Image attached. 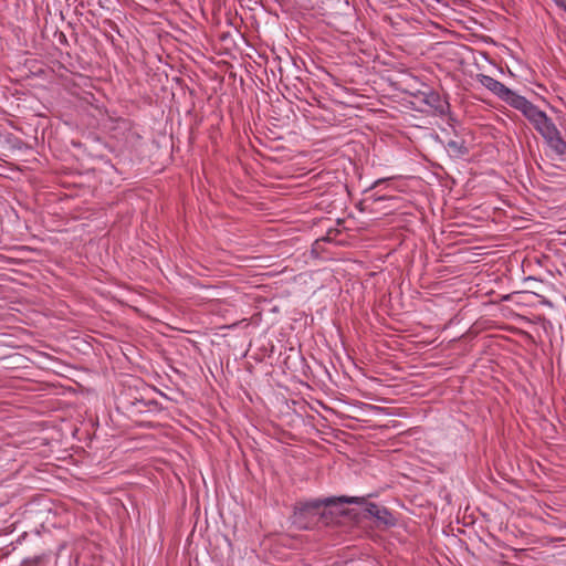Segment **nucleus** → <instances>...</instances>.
<instances>
[{
  "label": "nucleus",
  "instance_id": "423d86ee",
  "mask_svg": "<svg viewBox=\"0 0 566 566\" xmlns=\"http://www.w3.org/2000/svg\"><path fill=\"white\" fill-rule=\"evenodd\" d=\"M503 101L513 108L522 112V114L531 106V104H533L526 97L516 94L512 90L509 91V94L505 95Z\"/></svg>",
  "mask_w": 566,
  "mask_h": 566
},
{
  "label": "nucleus",
  "instance_id": "a211bd4d",
  "mask_svg": "<svg viewBox=\"0 0 566 566\" xmlns=\"http://www.w3.org/2000/svg\"><path fill=\"white\" fill-rule=\"evenodd\" d=\"M469 334H470V333H468V334H465V335H463V334H462V335H461V338L463 339V338H465V337H469Z\"/></svg>",
  "mask_w": 566,
  "mask_h": 566
},
{
  "label": "nucleus",
  "instance_id": "dca6fc26",
  "mask_svg": "<svg viewBox=\"0 0 566 566\" xmlns=\"http://www.w3.org/2000/svg\"><path fill=\"white\" fill-rule=\"evenodd\" d=\"M554 2L559 7L562 8L563 10L566 11V0H554Z\"/></svg>",
  "mask_w": 566,
  "mask_h": 566
},
{
  "label": "nucleus",
  "instance_id": "0eeeda50",
  "mask_svg": "<svg viewBox=\"0 0 566 566\" xmlns=\"http://www.w3.org/2000/svg\"><path fill=\"white\" fill-rule=\"evenodd\" d=\"M546 143L556 155L566 156V142L562 137L560 132Z\"/></svg>",
  "mask_w": 566,
  "mask_h": 566
},
{
  "label": "nucleus",
  "instance_id": "9d476101",
  "mask_svg": "<svg viewBox=\"0 0 566 566\" xmlns=\"http://www.w3.org/2000/svg\"><path fill=\"white\" fill-rule=\"evenodd\" d=\"M558 133H559V130L557 129L556 125L552 122L546 127H544V129L541 130L539 134L545 139V142H547L548 139H552V137Z\"/></svg>",
  "mask_w": 566,
  "mask_h": 566
},
{
  "label": "nucleus",
  "instance_id": "f03ea898",
  "mask_svg": "<svg viewBox=\"0 0 566 566\" xmlns=\"http://www.w3.org/2000/svg\"><path fill=\"white\" fill-rule=\"evenodd\" d=\"M410 106L420 113H443L446 103L431 87L423 85L422 90L410 93Z\"/></svg>",
  "mask_w": 566,
  "mask_h": 566
},
{
  "label": "nucleus",
  "instance_id": "f3484780",
  "mask_svg": "<svg viewBox=\"0 0 566 566\" xmlns=\"http://www.w3.org/2000/svg\"><path fill=\"white\" fill-rule=\"evenodd\" d=\"M454 522H455L457 524H459V523H460V512H458V513L455 514V516H454Z\"/></svg>",
  "mask_w": 566,
  "mask_h": 566
},
{
  "label": "nucleus",
  "instance_id": "f257e3e1",
  "mask_svg": "<svg viewBox=\"0 0 566 566\" xmlns=\"http://www.w3.org/2000/svg\"><path fill=\"white\" fill-rule=\"evenodd\" d=\"M336 503H340L338 497L297 502L294 506L292 523L298 530H311L324 515V509Z\"/></svg>",
  "mask_w": 566,
  "mask_h": 566
},
{
  "label": "nucleus",
  "instance_id": "f8f14e48",
  "mask_svg": "<svg viewBox=\"0 0 566 566\" xmlns=\"http://www.w3.org/2000/svg\"><path fill=\"white\" fill-rule=\"evenodd\" d=\"M368 199L371 200L373 203H377V202L386 201V200H395L396 197L376 191V192L371 193Z\"/></svg>",
  "mask_w": 566,
  "mask_h": 566
},
{
  "label": "nucleus",
  "instance_id": "2eb2a0df",
  "mask_svg": "<svg viewBox=\"0 0 566 566\" xmlns=\"http://www.w3.org/2000/svg\"><path fill=\"white\" fill-rule=\"evenodd\" d=\"M462 292H463V294H465V295H467V297H468V298H471V297H472V296H474V295H475V293H476V292H472V287H471V286H470L468 290H464V291H462Z\"/></svg>",
  "mask_w": 566,
  "mask_h": 566
},
{
  "label": "nucleus",
  "instance_id": "20e7f679",
  "mask_svg": "<svg viewBox=\"0 0 566 566\" xmlns=\"http://www.w3.org/2000/svg\"><path fill=\"white\" fill-rule=\"evenodd\" d=\"M488 62V56L483 52L474 51L470 46L462 44V86L467 82V76L476 78V74H481L482 65Z\"/></svg>",
  "mask_w": 566,
  "mask_h": 566
},
{
  "label": "nucleus",
  "instance_id": "7ed1b4c3",
  "mask_svg": "<svg viewBox=\"0 0 566 566\" xmlns=\"http://www.w3.org/2000/svg\"><path fill=\"white\" fill-rule=\"evenodd\" d=\"M338 500L342 503L364 505V511L380 525L387 527L396 525V518L387 507L379 506L375 503H367L366 499L363 496H339Z\"/></svg>",
  "mask_w": 566,
  "mask_h": 566
},
{
  "label": "nucleus",
  "instance_id": "1a4fd4ad",
  "mask_svg": "<svg viewBox=\"0 0 566 566\" xmlns=\"http://www.w3.org/2000/svg\"><path fill=\"white\" fill-rule=\"evenodd\" d=\"M391 180L392 178H379L375 180L366 191H371L378 188L388 189L391 187Z\"/></svg>",
  "mask_w": 566,
  "mask_h": 566
},
{
  "label": "nucleus",
  "instance_id": "6e6552de",
  "mask_svg": "<svg viewBox=\"0 0 566 566\" xmlns=\"http://www.w3.org/2000/svg\"><path fill=\"white\" fill-rule=\"evenodd\" d=\"M544 112L541 111L536 105L531 106L523 113V115L533 124L542 116Z\"/></svg>",
  "mask_w": 566,
  "mask_h": 566
},
{
  "label": "nucleus",
  "instance_id": "ddd939ff",
  "mask_svg": "<svg viewBox=\"0 0 566 566\" xmlns=\"http://www.w3.org/2000/svg\"><path fill=\"white\" fill-rule=\"evenodd\" d=\"M475 24H478V21L471 17L468 19V21L462 20V28L467 30H473Z\"/></svg>",
  "mask_w": 566,
  "mask_h": 566
},
{
  "label": "nucleus",
  "instance_id": "9b49d317",
  "mask_svg": "<svg viewBox=\"0 0 566 566\" xmlns=\"http://www.w3.org/2000/svg\"><path fill=\"white\" fill-rule=\"evenodd\" d=\"M553 120L546 115V113L544 112L542 114V116L539 118H537V120L535 123H533L532 125L534 126V128L541 133V130L544 129V127H546L548 124H551Z\"/></svg>",
  "mask_w": 566,
  "mask_h": 566
},
{
  "label": "nucleus",
  "instance_id": "4468645a",
  "mask_svg": "<svg viewBox=\"0 0 566 566\" xmlns=\"http://www.w3.org/2000/svg\"><path fill=\"white\" fill-rule=\"evenodd\" d=\"M443 533H444L446 535H448V536H449L450 534H452V535L455 537V534H454V527H453L452 525H449L448 527H446V528L443 530Z\"/></svg>",
  "mask_w": 566,
  "mask_h": 566
},
{
  "label": "nucleus",
  "instance_id": "39448f33",
  "mask_svg": "<svg viewBox=\"0 0 566 566\" xmlns=\"http://www.w3.org/2000/svg\"><path fill=\"white\" fill-rule=\"evenodd\" d=\"M476 80L492 93L499 96L502 101L505 95L509 94L510 88L491 76L481 73L476 74Z\"/></svg>",
  "mask_w": 566,
  "mask_h": 566
}]
</instances>
